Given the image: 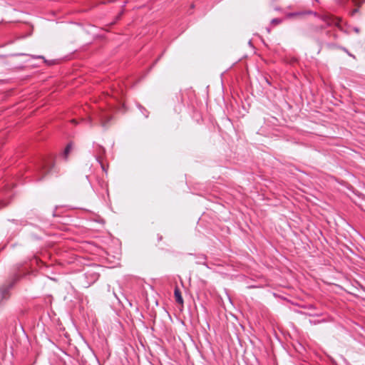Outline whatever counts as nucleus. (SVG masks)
<instances>
[{"mask_svg":"<svg viewBox=\"0 0 365 365\" xmlns=\"http://www.w3.org/2000/svg\"><path fill=\"white\" fill-rule=\"evenodd\" d=\"M357 11H358V9H355V10L354 11V13H355V12H357Z\"/></svg>","mask_w":365,"mask_h":365,"instance_id":"nucleus-24","label":"nucleus"},{"mask_svg":"<svg viewBox=\"0 0 365 365\" xmlns=\"http://www.w3.org/2000/svg\"><path fill=\"white\" fill-rule=\"evenodd\" d=\"M143 289L145 290V293L143 294V297H148V295L150 294L148 292V289L153 291V287L150 284H147L143 287Z\"/></svg>","mask_w":365,"mask_h":365,"instance_id":"nucleus-9","label":"nucleus"},{"mask_svg":"<svg viewBox=\"0 0 365 365\" xmlns=\"http://www.w3.org/2000/svg\"><path fill=\"white\" fill-rule=\"evenodd\" d=\"M98 277L99 274L97 272L89 269L78 277V282L82 287L87 288L96 282Z\"/></svg>","mask_w":365,"mask_h":365,"instance_id":"nucleus-3","label":"nucleus"},{"mask_svg":"<svg viewBox=\"0 0 365 365\" xmlns=\"http://www.w3.org/2000/svg\"><path fill=\"white\" fill-rule=\"evenodd\" d=\"M328 47L329 48H334V47H336V45L335 44H333V43H328L327 44Z\"/></svg>","mask_w":365,"mask_h":365,"instance_id":"nucleus-18","label":"nucleus"},{"mask_svg":"<svg viewBox=\"0 0 365 365\" xmlns=\"http://www.w3.org/2000/svg\"><path fill=\"white\" fill-rule=\"evenodd\" d=\"M274 297H280V296L279 295H277L276 294H274Z\"/></svg>","mask_w":365,"mask_h":365,"instance_id":"nucleus-23","label":"nucleus"},{"mask_svg":"<svg viewBox=\"0 0 365 365\" xmlns=\"http://www.w3.org/2000/svg\"><path fill=\"white\" fill-rule=\"evenodd\" d=\"M12 196L13 191L9 185L0 190V208L6 206Z\"/></svg>","mask_w":365,"mask_h":365,"instance_id":"nucleus-4","label":"nucleus"},{"mask_svg":"<svg viewBox=\"0 0 365 365\" xmlns=\"http://www.w3.org/2000/svg\"><path fill=\"white\" fill-rule=\"evenodd\" d=\"M174 297H182L181 292L177 287H175L174 289Z\"/></svg>","mask_w":365,"mask_h":365,"instance_id":"nucleus-12","label":"nucleus"},{"mask_svg":"<svg viewBox=\"0 0 365 365\" xmlns=\"http://www.w3.org/2000/svg\"><path fill=\"white\" fill-rule=\"evenodd\" d=\"M138 107H139V109L140 110V111L142 112V113H143V115H145V117L148 118V112H147L146 109L141 106H139Z\"/></svg>","mask_w":365,"mask_h":365,"instance_id":"nucleus-13","label":"nucleus"},{"mask_svg":"<svg viewBox=\"0 0 365 365\" xmlns=\"http://www.w3.org/2000/svg\"><path fill=\"white\" fill-rule=\"evenodd\" d=\"M281 22H282V20H281L280 19H273L272 20V24H280Z\"/></svg>","mask_w":365,"mask_h":365,"instance_id":"nucleus-16","label":"nucleus"},{"mask_svg":"<svg viewBox=\"0 0 365 365\" xmlns=\"http://www.w3.org/2000/svg\"><path fill=\"white\" fill-rule=\"evenodd\" d=\"M354 31L356 32V33H359V29L357 28V27H354Z\"/></svg>","mask_w":365,"mask_h":365,"instance_id":"nucleus-20","label":"nucleus"},{"mask_svg":"<svg viewBox=\"0 0 365 365\" xmlns=\"http://www.w3.org/2000/svg\"><path fill=\"white\" fill-rule=\"evenodd\" d=\"M105 118H106L105 115H103L102 117H101V125H102L103 127H106V123L110 120V118H108L107 119V120L106 121L104 120Z\"/></svg>","mask_w":365,"mask_h":365,"instance_id":"nucleus-11","label":"nucleus"},{"mask_svg":"<svg viewBox=\"0 0 365 365\" xmlns=\"http://www.w3.org/2000/svg\"><path fill=\"white\" fill-rule=\"evenodd\" d=\"M338 48H339L340 49H341L343 51H344L347 55H349V56L355 58V56L351 54L347 48H346L345 47H343V46H338Z\"/></svg>","mask_w":365,"mask_h":365,"instance_id":"nucleus-10","label":"nucleus"},{"mask_svg":"<svg viewBox=\"0 0 365 365\" xmlns=\"http://www.w3.org/2000/svg\"><path fill=\"white\" fill-rule=\"evenodd\" d=\"M320 19L324 21L327 26H335L339 27L341 19L329 15H323Z\"/></svg>","mask_w":365,"mask_h":365,"instance_id":"nucleus-5","label":"nucleus"},{"mask_svg":"<svg viewBox=\"0 0 365 365\" xmlns=\"http://www.w3.org/2000/svg\"><path fill=\"white\" fill-rule=\"evenodd\" d=\"M334 38H337V35L336 34H334Z\"/></svg>","mask_w":365,"mask_h":365,"instance_id":"nucleus-22","label":"nucleus"},{"mask_svg":"<svg viewBox=\"0 0 365 365\" xmlns=\"http://www.w3.org/2000/svg\"><path fill=\"white\" fill-rule=\"evenodd\" d=\"M33 58H44V57H43V56H33Z\"/></svg>","mask_w":365,"mask_h":365,"instance_id":"nucleus-19","label":"nucleus"},{"mask_svg":"<svg viewBox=\"0 0 365 365\" xmlns=\"http://www.w3.org/2000/svg\"><path fill=\"white\" fill-rule=\"evenodd\" d=\"M95 148V158L97 162L101 165L102 170L107 173V170L106 169L104 165L102 163L101 160V156L103 155L106 152L105 148L100 145H96Z\"/></svg>","mask_w":365,"mask_h":365,"instance_id":"nucleus-6","label":"nucleus"},{"mask_svg":"<svg viewBox=\"0 0 365 365\" xmlns=\"http://www.w3.org/2000/svg\"><path fill=\"white\" fill-rule=\"evenodd\" d=\"M26 275V273H21V272L14 274L9 280L0 286V295L4 297L6 294H9L10 290L14 287L16 283L19 282L21 278Z\"/></svg>","mask_w":365,"mask_h":365,"instance_id":"nucleus-2","label":"nucleus"},{"mask_svg":"<svg viewBox=\"0 0 365 365\" xmlns=\"http://www.w3.org/2000/svg\"><path fill=\"white\" fill-rule=\"evenodd\" d=\"M305 14H306V15L312 14V15H314V16H319L318 14L316 11H313L311 10L305 11Z\"/></svg>","mask_w":365,"mask_h":365,"instance_id":"nucleus-14","label":"nucleus"},{"mask_svg":"<svg viewBox=\"0 0 365 365\" xmlns=\"http://www.w3.org/2000/svg\"><path fill=\"white\" fill-rule=\"evenodd\" d=\"M228 299H229L230 302L231 303H232V298L229 297Z\"/></svg>","mask_w":365,"mask_h":365,"instance_id":"nucleus-21","label":"nucleus"},{"mask_svg":"<svg viewBox=\"0 0 365 365\" xmlns=\"http://www.w3.org/2000/svg\"><path fill=\"white\" fill-rule=\"evenodd\" d=\"M71 150H72V144L68 143L66 145V147L65 148L64 151L63 153V158H64L65 160H68V155L70 153V152L71 151Z\"/></svg>","mask_w":365,"mask_h":365,"instance_id":"nucleus-8","label":"nucleus"},{"mask_svg":"<svg viewBox=\"0 0 365 365\" xmlns=\"http://www.w3.org/2000/svg\"><path fill=\"white\" fill-rule=\"evenodd\" d=\"M305 15H306L305 11H301L288 13L287 14V17L289 19H292V18H294L296 16H304Z\"/></svg>","mask_w":365,"mask_h":365,"instance_id":"nucleus-7","label":"nucleus"},{"mask_svg":"<svg viewBox=\"0 0 365 365\" xmlns=\"http://www.w3.org/2000/svg\"><path fill=\"white\" fill-rule=\"evenodd\" d=\"M26 53H15V54H13L12 56H26Z\"/></svg>","mask_w":365,"mask_h":365,"instance_id":"nucleus-17","label":"nucleus"},{"mask_svg":"<svg viewBox=\"0 0 365 365\" xmlns=\"http://www.w3.org/2000/svg\"><path fill=\"white\" fill-rule=\"evenodd\" d=\"M54 167V162L52 158H43L37 165V172L41 175L36 180H41L47 174L51 173Z\"/></svg>","mask_w":365,"mask_h":365,"instance_id":"nucleus-1","label":"nucleus"},{"mask_svg":"<svg viewBox=\"0 0 365 365\" xmlns=\"http://www.w3.org/2000/svg\"><path fill=\"white\" fill-rule=\"evenodd\" d=\"M175 299L178 304L180 306L183 305V298H175Z\"/></svg>","mask_w":365,"mask_h":365,"instance_id":"nucleus-15","label":"nucleus"}]
</instances>
